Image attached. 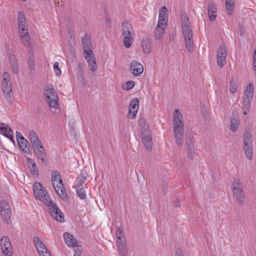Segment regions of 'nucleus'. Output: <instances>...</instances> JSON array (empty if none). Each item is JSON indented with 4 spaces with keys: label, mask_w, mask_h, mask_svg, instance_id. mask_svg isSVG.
Segmentation results:
<instances>
[{
    "label": "nucleus",
    "mask_w": 256,
    "mask_h": 256,
    "mask_svg": "<svg viewBox=\"0 0 256 256\" xmlns=\"http://www.w3.org/2000/svg\"><path fill=\"white\" fill-rule=\"evenodd\" d=\"M252 99H250V98H246L244 97L243 98V102H242V110H249L251 102Z\"/></svg>",
    "instance_id": "37"
},
{
    "label": "nucleus",
    "mask_w": 256,
    "mask_h": 256,
    "mask_svg": "<svg viewBox=\"0 0 256 256\" xmlns=\"http://www.w3.org/2000/svg\"><path fill=\"white\" fill-rule=\"evenodd\" d=\"M37 158L44 164L47 162L46 154L43 146L34 150Z\"/></svg>",
    "instance_id": "22"
},
{
    "label": "nucleus",
    "mask_w": 256,
    "mask_h": 256,
    "mask_svg": "<svg viewBox=\"0 0 256 256\" xmlns=\"http://www.w3.org/2000/svg\"><path fill=\"white\" fill-rule=\"evenodd\" d=\"M19 36L22 43L24 46L29 48L30 50H32L33 48V44L31 41L29 34L20 35Z\"/></svg>",
    "instance_id": "23"
},
{
    "label": "nucleus",
    "mask_w": 256,
    "mask_h": 256,
    "mask_svg": "<svg viewBox=\"0 0 256 256\" xmlns=\"http://www.w3.org/2000/svg\"><path fill=\"white\" fill-rule=\"evenodd\" d=\"M28 64L30 70H33L35 68L34 52L32 50H28Z\"/></svg>",
    "instance_id": "29"
},
{
    "label": "nucleus",
    "mask_w": 256,
    "mask_h": 256,
    "mask_svg": "<svg viewBox=\"0 0 256 256\" xmlns=\"http://www.w3.org/2000/svg\"><path fill=\"white\" fill-rule=\"evenodd\" d=\"M243 114L246 115L247 114L248 112L249 111V110H243Z\"/></svg>",
    "instance_id": "58"
},
{
    "label": "nucleus",
    "mask_w": 256,
    "mask_h": 256,
    "mask_svg": "<svg viewBox=\"0 0 256 256\" xmlns=\"http://www.w3.org/2000/svg\"><path fill=\"white\" fill-rule=\"evenodd\" d=\"M18 144L21 150L26 153L29 154L30 152V145L28 142L24 138L22 140H20L18 142Z\"/></svg>",
    "instance_id": "24"
},
{
    "label": "nucleus",
    "mask_w": 256,
    "mask_h": 256,
    "mask_svg": "<svg viewBox=\"0 0 256 256\" xmlns=\"http://www.w3.org/2000/svg\"><path fill=\"white\" fill-rule=\"evenodd\" d=\"M34 242L36 249L40 256H51L46 245L38 237L34 238Z\"/></svg>",
    "instance_id": "16"
},
{
    "label": "nucleus",
    "mask_w": 256,
    "mask_h": 256,
    "mask_svg": "<svg viewBox=\"0 0 256 256\" xmlns=\"http://www.w3.org/2000/svg\"><path fill=\"white\" fill-rule=\"evenodd\" d=\"M185 45L188 51L191 52L194 50V42L192 38H184Z\"/></svg>",
    "instance_id": "32"
},
{
    "label": "nucleus",
    "mask_w": 256,
    "mask_h": 256,
    "mask_svg": "<svg viewBox=\"0 0 256 256\" xmlns=\"http://www.w3.org/2000/svg\"><path fill=\"white\" fill-rule=\"evenodd\" d=\"M0 246L4 256H12V252L10 238L6 236H3L0 240Z\"/></svg>",
    "instance_id": "13"
},
{
    "label": "nucleus",
    "mask_w": 256,
    "mask_h": 256,
    "mask_svg": "<svg viewBox=\"0 0 256 256\" xmlns=\"http://www.w3.org/2000/svg\"><path fill=\"white\" fill-rule=\"evenodd\" d=\"M31 144L34 150L42 146V142L38 138L36 140L32 142Z\"/></svg>",
    "instance_id": "45"
},
{
    "label": "nucleus",
    "mask_w": 256,
    "mask_h": 256,
    "mask_svg": "<svg viewBox=\"0 0 256 256\" xmlns=\"http://www.w3.org/2000/svg\"><path fill=\"white\" fill-rule=\"evenodd\" d=\"M230 92L231 93L234 94L236 92L238 89L236 82L234 78H232L230 82Z\"/></svg>",
    "instance_id": "39"
},
{
    "label": "nucleus",
    "mask_w": 256,
    "mask_h": 256,
    "mask_svg": "<svg viewBox=\"0 0 256 256\" xmlns=\"http://www.w3.org/2000/svg\"><path fill=\"white\" fill-rule=\"evenodd\" d=\"M122 256H124V255H122Z\"/></svg>",
    "instance_id": "61"
},
{
    "label": "nucleus",
    "mask_w": 256,
    "mask_h": 256,
    "mask_svg": "<svg viewBox=\"0 0 256 256\" xmlns=\"http://www.w3.org/2000/svg\"><path fill=\"white\" fill-rule=\"evenodd\" d=\"M139 104V100L138 98H134L130 102L129 105V108L130 110H132V118H135L136 114L137 113Z\"/></svg>",
    "instance_id": "25"
},
{
    "label": "nucleus",
    "mask_w": 256,
    "mask_h": 256,
    "mask_svg": "<svg viewBox=\"0 0 256 256\" xmlns=\"http://www.w3.org/2000/svg\"><path fill=\"white\" fill-rule=\"evenodd\" d=\"M242 32H240V34L242 35Z\"/></svg>",
    "instance_id": "60"
},
{
    "label": "nucleus",
    "mask_w": 256,
    "mask_h": 256,
    "mask_svg": "<svg viewBox=\"0 0 256 256\" xmlns=\"http://www.w3.org/2000/svg\"><path fill=\"white\" fill-rule=\"evenodd\" d=\"M187 148L188 149V157L192 158L194 152V143H188V145H187Z\"/></svg>",
    "instance_id": "43"
},
{
    "label": "nucleus",
    "mask_w": 256,
    "mask_h": 256,
    "mask_svg": "<svg viewBox=\"0 0 256 256\" xmlns=\"http://www.w3.org/2000/svg\"><path fill=\"white\" fill-rule=\"evenodd\" d=\"M2 86L4 97L6 100L10 101L11 98L10 94L12 92V88L10 78L7 72L4 73Z\"/></svg>",
    "instance_id": "11"
},
{
    "label": "nucleus",
    "mask_w": 256,
    "mask_h": 256,
    "mask_svg": "<svg viewBox=\"0 0 256 256\" xmlns=\"http://www.w3.org/2000/svg\"><path fill=\"white\" fill-rule=\"evenodd\" d=\"M186 144L188 145V143H193L192 138L190 136H188L186 139Z\"/></svg>",
    "instance_id": "53"
},
{
    "label": "nucleus",
    "mask_w": 256,
    "mask_h": 256,
    "mask_svg": "<svg viewBox=\"0 0 256 256\" xmlns=\"http://www.w3.org/2000/svg\"><path fill=\"white\" fill-rule=\"evenodd\" d=\"M33 192L36 198L38 199L44 204H47L50 200L48 192L45 190L42 184L38 182L34 184Z\"/></svg>",
    "instance_id": "9"
},
{
    "label": "nucleus",
    "mask_w": 256,
    "mask_h": 256,
    "mask_svg": "<svg viewBox=\"0 0 256 256\" xmlns=\"http://www.w3.org/2000/svg\"><path fill=\"white\" fill-rule=\"evenodd\" d=\"M132 112H133V110H130V108H129L128 113V118H132Z\"/></svg>",
    "instance_id": "54"
},
{
    "label": "nucleus",
    "mask_w": 256,
    "mask_h": 256,
    "mask_svg": "<svg viewBox=\"0 0 256 256\" xmlns=\"http://www.w3.org/2000/svg\"><path fill=\"white\" fill-rule=\"evenodd\" d=\"M182 116L180 111L176 109L174 110L173 116L174 132L176 142L178 146H180L184 142V122Z\"/></svg>",
    "instance_id": "1"
},
{
    "label": "nucleus",
    "mask_w": 256,
    "mask_h": 256,
    "mask_svg": "<svg viewBox=\"0 0 256 256\" xmlns=\"http://www.w3.org/2000/svg\"><path fill=\"white\" fill-rule=\"evenodd\" d=\"M75 254L74 256H81V250L80 248H77L74 250Z\"/></svg>",
    "instance_id": "51"
},
{
    "label": "nucleus",
    "mask_w": 256,
    "mask_h": 256,
    "mask_svg": "<svg viewBox=\"0 0 256 256\" xmlns=\"http://www.w3.org/2000/svg\"><path fill=\"white\" fill-rule=\"evenodd\" d=\"M122 30L124 38V45L126 48H129L134 41V32L131 24L127 22L122 24Z\"/></svg>",
    "instance_id": "8"
},
{
    "label": "nucleus",
    "mask_w": 256,
    "mask_h": 256,
    "mask_svg": "<svg viewBox=\"0 0 256 256\" xmlns=\"http://www.w3.org/2000/svg\"><path fill=\"white\" fill-rule=\"evenodd\" d=\"M162 187H163L164 190V187H166V185H165V184H164V185H163V186H162Z\"/></svg>",
    "instance_id": "59"
},
{
    "label": "nucleus",
    "mask_w": 256,
    "mask_h": 256,
    "mask_svg": "<svg viewBox=\"0 0 256 256\" xmlns=\"http://www.w3.org/2000/svg\"><path fill=\"white\" fill-rule=\"evenodd\" d=\"M130 70L134 76H139L144 72V66L140 62L132 60L130 64Z\"/></svg>",
    "instance_id": "17"
},
{
    "label": "nucleus",
    "mask_w": 256,
    "mask_h": 256,
    "mask_svg": "<svg viewBox=\"0 0 256 256\" xmlns=\"http://www.w3.org/2000/svg\"><path fill=\"white\" fill-rule=\"evenodd\" d=\"M135 85V82L133 80L128 81L126 84L122 86L124 90H132Z\"/></svg>",
    "instance_id": "40"
},
{
    "label": "nucleus",
    "mask_w": 256,
    "mask_h": 256,
    "mask_svg": "<svg viewBox=\"0 0 256 256\" xmlns=\"http://www.w3.org/2000/svg\"><path fill=\"white\" fill-rule=\"evenodd\" d=\"M227 51L224 45H222L218 48L216 54V62L220 68H222L226 62Z\"/></svg>",
    "instance_id": "15"
},
{
    "label": "nucleus",
    "mask_w": 256,
    "mask_h": 256,
    "mask_svg": "<svg viewBox=\"0 0 256 256\" xmlns=\"http://www.w3.org/2000/svg\"><path fill=\"white\" fill-rule=\"evenodd\" d=\"M174 205L176 207L180 208V204L179 201H176L174 202Z\"/></svg>",
    "instance_id": "56"
},
{
    "label": "nucleus",
    "mask_w": 256,
    "mask_h": 256,
    "mask_svg": "<svg viewBox=\"0 0 256 256\" xmlns=\"http://www.w3.org/2000/svg\"><path fill=\"white\" fill-rule=\"evenodd\" d=\"M27 24L26 16L22 12L18 14V26Z\"/></svg>",
    "instance_id": "33"
},
{
    "label": "nucleus",
    "mask_w": 256,
    "mask_h": 256,
    "mask_svg": "<svg viewBox=\"0 0 256 256\" xmlns=\"http://www.w3.org/2000/svg\"><path fill=\"white\" fill-rule=\"evenodd\" d=\"M226 10L228 15L230 16L233 12L235 6V0H225Z\"/></svg>",
    "instance_id": "26"
},
{
    "label": "nucleus",
    "mask_w": 256,
    "mask_h": 256,
    "mask_svg": "<svg viewBox=\"0 0 256 256\" xmlns=\"http://www.w3.org/2000/svg\"><path fill=\"white\" fill-rule=\"evenodd\" d=\"M0 213L3 220L8 222L10 220L11 212L8 202L4 200L0 202Z\"/></svg>",
    "instance_id": "14"
},
{
    "label": "nucleus",
    "mask_w": 256,
    "mask_h": 256,
    "mask_svg": "<svg viewBox=\"0 0 256 256\" xmlns=\"http://www.w3.org/2000/svg\"><path fill=\"white\" fill-rule=\"evenodd\" d=\"M10 129H12L8 125L4 123H0V133L5 136L8 134Z\"/></svg>",
    "instance_id": "36"
},
{
    "label": "nucleus",
    "mask_w": 256,
    "mask_h": 256,
    "mask_svg": "<svg viewBox=\"0 0 256 256\" xmlns=\"http://www.w3.org/2000/svg\"><path fill=\"white\" fill-rule=\"evenodd\" d=\"M46 102L52 108L56 110L58 108V96L52 86H46L44 92Z\"/></svg>",
    "instance_id": "6"
},
{
    "label": "nucleus",
    "mask_w": 256,
    "mask_h": 256,
    "mask_svg": "<svg viewBox=\"0 0 256 256\" xmlns=\"http://www.w3.org/2000/svg\"><path fill=\"white\" fill-rule=\"evenodd\" d=\"M230 130L234 132L238 130L239 126L238 116L236 115H232L230 118Z\"/></svg>",
    "instance_id": "27"
},
{
    "label": "nucleus",
    "mask_w": 256,
    "mask_h": 256,
    "mask_svg": "<svg viewBox=\"0 0 256 256\" xmlns=\"http://www.w3.org/2000/svg\"><path fill=\"white\" fill-rule=\"evenodd\" d=\"M208 10L210 20L212 22L214 21L216 17V7L214 2H209Z\"/></svg>",
    "instance_id": "21"
},
{
    "label": "nucleus",
    "mask_w": 256,
    "mask_h": 256,
    "mask_svg": "<svg viewBox=\"0 0 256 256\" xmlns=\"http://www.w3.org/2000/svg\"><path fill=\"white\" fill-rule=\"evenodd\" d=\"M138 124L140 130V136L145 148L150 150L152 146V137L148 124L144 118H140Z\"/></svg>",
    "instance_id": "3"
},
{
    "label": "nucleus",
    "mask_w": 256,
    "mask_h": 256,
    "mask_svg": "<svg viewBox=\"0 0 256 256\" xmlns=\"http://www.w3.org/2000/svg\"><path fill=\"white\" fill-rule=\"evenodd\" d=\"M84 56L86 60L95 58L93 54L92 49L84 50Z\"/></svg>",
    "instance_id": "35"
},
{
    "label": "nucleus",
    "mask_w": 256,
    "mask_h": 256,
    "mask_svg": "<svg viewBox=\"0 0 256 256\" xmlns=\"http://www.w3.org/2000/svg\"><path fill=\"white\" fill-rule=\"evenodd\" d=\"M90 69L92 72H96L97 70V66L96 58H92L86 61Z\"/></svg>",
    "instance_id": "38"
},
{
    "label": "nucleus",
    "mask_w": 256,
    "mask_h": 256,
    "mask_svg": "<svg viewBox=\"0 0 256 256\" xmlns=\"http://www.w3.org/2000/svg\"><path fill=\"white\" fill-rule=\"evenodd\" d=\"M232 194L236 202L240 205L244 204V193L242 182L238 179H234L232 183Z\"/></svg>",
    "instance_id": "5"
},
{
    "label": "nucleus",
    "mask_w": 256,
    "mask_h": 256,
    "mask_svg": "<svg viewBox=\"0 0 256 256\" xmlns=\"http://www.w3.org/2000/svg\"><path fill=\"white\" fill-rule=\"evenodd\" d=\"M18 36L29 34L28 24L18 26Z\"/></svg>",
    "instance_id": "34"
},
{
    "label": "nucleus",
    "mask_w": 256,
    "mask_h": 256,
    "mask_svg": "<svg viewBox=\"0 0 256 256\" xmlns=\"http://www.w3.org/2000/svg\"><path fill=\"white\" fill-rule=\"evenodd\" d=\"M29 138L30 142H32L36 140H37L38 137L36 134V133L34 130H30L29 132Z\"/></svg>",
    "instance_id": "44"
},
{
    "label": "nucleus",
    "mask_w": 256,
    "mask_h": 256,
    "mask_svg": "<svg viewBox=\"0 0 256 256\" xmlns=\"http://www.w3.org/2000/svg\"><path fill=\"white\" fill-rule=\"evenodd\" d=\"M251 130L246 129L243 136V149L246 158L251 160L253 158Z\"/></svg>",
    "instance_id": "7"
},
{
    "label": "nucleus",
    "mask_w": 256,
    "mask_h": 256,
    "mask_svg": "<svg viewBox=\"0 0 256 256\" xmlns=\"http://www.w3.org/2000/svg\"><path fill=\"white\" fill-rule=\"evenodd\" d=\"M254 93V86L252 83H250L246 88L244 97L252 99Z\"/></svg>",
    "instance_id": "30"
},
{
    "label": "nucleus",
    "mask_w": 256,
    "mask_h": 256,
    "mask_svg": "<svg viewBox=\"0 0 256 256\" xmlns=\"http://www.w3.org/2000/svg\"><path fill=\"white\" fill-rule=\"evenodd\" d=\"M64 238L66 244L68 246L73 248L78 247V244L76 238L74 236L68 232L64 234Z\"/></svg>",
    "instance_id": "20"
},
{
    "label": "nucleus",
    "mask_w": 256,
    "mask_h": 256,
    "mask_svg": "<svg viewBox=\"0 0 256 256\" xmlns=\"http://www.w3.org/2000/svg\"><path fill=\"white\" fill-rule=\"evenodd\" d=\"M116 234L118 237L116 242L118 244V248L119 251H121L120 254H122L123 250L125 248V244L123 241L124 236H123L122 230L120 228H118L116 230Z\"/></svg>",
    "instance_id": "18"
},
{
    "label": "nucleus",
    "mask_w": 256,
    "mask_h": 256,
    "mask_svg": "<svg viewBox=\"0 0 256 256\" xmlns=\"http://www.w3.org/2000/svg\"><path fill=\"white\" fill-rule=\"evenodd\" d=\"M86 177L84 176H81L78 178V183L76 188L85 189L87 188L86 183Z\"/></svg>",
    "instance_id": "31"
},
{
    "label": "nucleus",
    "mask_w": 256,
    "mask_h": 256,
    "mask_svg": "<svg viewBox=\"0 0 256 256\" xmlns=\"http://www.w3.org/2000/svg\"><path fill=\"white\" fill-rule=\"evenodd\" d=\"M10 66L13 64H18L14 56H10Z\"/></svg>",
    "instance_id": "50"
},
{
    "label": "nucleus",
    "mask_w": 256,
    "mask_h": 256,
    "mask_svg": "<svg viewBox=\"0 0 256 256\" xmlns=\"http://www.w3.org/2000/svg\"><path fill=\"white\" fill-rule=\"evenodd\" d=\"M5 136L8 138L11 142H14V132L12 129H10L8 134L5 135Z\"/></svg>",
    "instance_id": "47"
},
{
    "label": "nucleus",
    "mask_w": 256,
    "mask_h": 256,
    "mask_svg": "<svg viewBox=\"0 0 256 256\" xmlns=\"http://www.w3.org/2000/svg\"><path fill=\"white\" fill-rule=\"evenodd\" d=\"M27 160L28 161V164H30L32 165L34 163V162L33 161V160L31 158H28Z\"/></svg>",
    "instance_id": "55"
},
{
    "label": "nucleus",
    "mask_w": 256,
    "mask_h": 256,
    "mask_svg": "<svg viewBox=\"0 0 256 256\" xmlns=\"http://www.w3.org/2000/svg\"><path fill=\"white\" fill-rule=\"evenodd\" d=\"M142 48L144 53L146 54H150L151 52L152 43L149 37L146 36L142 38Z\"/></svg>",
    "instance_id": "19"
},
{
    "label": "nucleus",
    "mask_w": 256,
    "mask_h": 256,
    "mask_svg": "<svg viewBox=\"0 0 256 256\" xmlns=\"http://www.w3.org/2000/svg\"><path fill=\"white\" fill-rule=\"evenodd\" d=\"M84 190L85 189L76 188L77 194L78 196L82 200L85 199L86 197V193Z\"/></svg>",
    "instance_id": "42"
},
{
    "label": "nucleus",
    "mask_w": 256,
    "mask_h": 256,
    "mask_svg": "<svg viewBox=\"0 0 256 256\" xmlns=\"http://www.w3.org/2000/svg\"><path fill=\"white\" fill-rule=\"evenodd\" d=\"M30 168L31 172V173L33 176L38 177V168L36 167V166L35 163H34L31 166H30Z\"/></svg>",
    "instance_id": "41"
},
{
    "label": "nucleus",
    "mask_w": 256,
    "mask_h": 256,
    "mask_svg": "<svg viewBox=\"0 0 256 256\" xmlns=\"http://www.w3.org/2000/svg\"><path fill=\"white\" fill-rule=\"evenodd\" d=\"M176 256H184L182 252H176Z\"/></svg>",
    "instance_id": "57"
},
{
    "label": "nucleus",
    "mask_w": 256,
    "mask_h": 256,
    "mask_svg": "<svg viewBox=\"0 0 256 256\" xmlns=\"http://www.w3.org/2000/svg\"><path fill=\"white\" fill-rule=\"evenodd\" d=\"M59 63L58 62H55L54 64V69L56 74L58 76H59L61 74V70L59 68Z\"/></svg>",
    "instance_id": "46"
},
{
    "label": "nucleus",
    "mask_w": 256,
    "mask_h": 256,
    "mask_svg": "<svg viewBox=\"0 0 256 256\" xmlns=\"http://www.w3.org/2000/svg\"><path fill=\"white\" fill-rule=\"evenodd\" d=\"M110 18L106 17L105 19V24L106 25L107 27L110 28Z\"/></svg>",
    "instance_id": "52"
},
{
    "label": "nucleus",
    "mask_w": 256,
    "mask_h": 256,
    "mask_svg": "<svg viewBox=\"0 0 256 256\" xmlns=\"http://www.w3.org/2000/svg\"><path fill=\"white\" fill-rule=\"evenodd\" d=\"M168 20V10L164 6L159 11L158 21L154 30V38L156 40L162 38L167 26Z\"/></svg>",
    "instance_id": "2"
},
{
    "label": "nucleus",
    "mask_w": 256,
    "mask_h": 256,
    "mask_svg": "<svg viewBox=\"0 0 256 256\" xmlns=\"http://www.w3.org/2000/svg\"><path fill=\"white\" fill-rule=\"evenodd\" d=\"M181 23L184 38L188 37L192 38L193 33L191 24L188 16L184 13L181 14Z\"/></svg>",
    "instance_id": "12"
},
{
    "label": "nucleus",
    "mask_w": 256,
    "mask_h": 256,
    "mask_svg": "<svg viewBox=\"0 0 256 256\" xmlns=\"http://www.w3.org/2000/svg\"><path fill=\"white\" fill-rule=\"evenodd\" d=\"M16 138L17 140V142L20 140H24V138L22 136V134L19 132H16Z\"/></svg>",
    "instance_id": "49"
},
{
    "label": "nucleus",
    "mask_w": 256,
    "mask_h": 256,
    "mask_svg": "<svg viewBox=\"0 0 256 256\" xmlns=\"http://www.w3.org/2000/svg\"><path fill=\"white\" fill-rule=\"evenodd\" d=\"M82 48L84 50L92 49V44L90 37L87 34L82 38Z\"/></svg>",
    "instance_id": "28"
},
{
    "label": "nucleus",
    "mask_w": 256,
    "mask_h": 256,
    "mask_svg": "<svg viewBox=\"0 0 256 256\" xmlns=\"http://www.w3.org/2000/svg\"><path fill=\"white\" fill-rule=\"evenodd\" d=\"M46 204L49 206L50 215L54 220L60 222L64 221L63 213L58 208L55 202L50 200Z\"/></svg>",
    "instance_id": "10"
},
{
    "label": "nucleus",
    "mask_w": 256,
    "mask_h": 256,
    "mask_svg": "<svg viewBox=\"0 0 256 256\" xmlns=\"http://www.w3.org/2000/svg\"><path fill=\"white\" fill-rule=\"evenodd\" d=\"M52 180L54 188L59 196L64 200H68L66 192L60 174L57 171H53L52 174Z\"/></svg>",
    "instance_id": "4"
},
{
    "label": "nucleus",
    "mask_w": 256,
    "mask_h": 256,
    "mask_svg": "<svg viewBox=\"0 0 256 256\" xmlns=\"http://www.w3.org/2000/svg\"><path fill=\"white\" fill-rule=\"evenodd\" d=\"M12 69L15 74H18L19 72L18 67V64H13L10 66Z\"/></svg>",
    "instance_id": "48"
}]
</instances>
